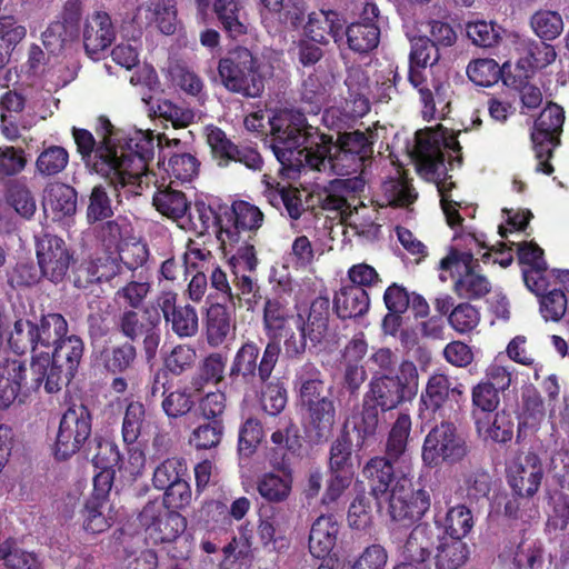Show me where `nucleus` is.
<instances>
[{
    "instance_id": "obj_1",
    "label": "nucleus",
    "mask_w": 569,
    "mask_h": 569,
    "mask_svg": "<svg viewBox=\"0 0 569 569\" xmlns=\"http://www.w3.org/2000/svg\"><path fill=\"white\" fill-rule=\"evenodd\" d=\"M270 124L273 153L288 168L306 166L319 172L346 176L360 170L373 153L372 132H347L333 142L331 137L307 124L302 114L291 111L274 116Z\"/></svg>"
},
{
    "instance_id": "obj_2",
    "label": "nucleus",
    "mask_w": 569,
    "mask_h": 569,
    "mask_svg": "<svg viewBox=\"0 0 569 569\" xmlns=\"http://www.w3.org/2000/svg\"><path fill=\"white\" fill-rule=\"evenodd\" d=\"M97 133L101 139L98 146L88 130L72 129L79 153L84 160L92 161L96 171L106 176L116 189L122 188L132 194L139 193L143 179L149 177L148 162L153 158L156 146L166 157L167 150L178 149L181 143L177 138L138 130L122 144V139L104 117L98 119Z\"/></svg>"
},
{
    "instance_id": "obj_3",
    "label": "nucleus",
    "mask_w": 569,
    "mask_h": 569,
    "mask_svg": "<svg viewBox=\"0 0 569 569\" xmlns=\"http://www.w3.org/2000/svg\"><path fill=\"white\" fill-rule=\"evenodd\" d=\"M460 150L461 147L456 136L439 126L436 129L428 128L418 131L411 153L418 172L425 179L436 183L443 214L451 228L460 226L462 222L459 213L461 200L452 193L455 182L446 177L445 153L450 158V166H452L455 160L460 162Z\"/></svg>"
},
{
    "instance_id": "obj_4",
    "label": "nucleus",
    "mask_w": 569,
    "mask_h": 569,
    "mask_svg": "<svg viewBox=\"0 0 569 569\" xmlns=\"http://www.w3.org/2000/svg\"><path fill=\"white\" fill-rule=\"evenodd\" d=\"M83 356V342L74 336H67L49 352L37 353L32 358L31 373L36 387L44 383L48 393L58 392L74 377Z\"/></svg>"
},
{
    "instance_id": "obj_5",
    "label": "nucleus",
    "mask_w": 569,
    "mask_h": 569,
    "mask_svg": "<svg viewBox=\"0 0 569 569\" xmlns=\"http://www.w3.org/2000/svg\"><path fill=\"white\" fill-rule=\"evenodd\" d=\"M419 389L417 366L410 360H403L398 366L395 376L383 373L375 376L365 398L367 405L372 402L382 411L391 410L407 400L416 397Z\"/></svg>"
},
{
    "instance_id": "obj_6",
    "label": "nucleus",
    "mask_w": 569,
    "mask_h": 569,
    "mask_svg": "<svg viewBox=\"0 0 569 569\" xmlns=\"http://www.w3.org/2000/svg\"><path fill=\"white\" fill-rule=\"evenodd\" d=\"M222 84L232 92L247 97H258L263 90V79L257 61L246 48H238L221 59L218 66Z\"/></svg>"
},
{
    "instance_id": "obj_7",
    "label": "nucleus",
    "mask_w": 569,
    "mask_h": 569,
    "mask_svg": "<svg viewBox=\"0 0 569 569\" xmlns=\"http://www.w3.org/2000/svg\"><path fill=\"white\" fill-rule=\"evenodd\" d=\"M469 453L466 437L451 422H441L432 428L425 438L422 461L428 467L441 463L461 462Z\"/></svg>"
},
{
    "instance_id": "obj_8",
    "label": "nucleus",
    "mask_w": 569,
    "mask_h": 569,
    "mask_svg": "<svg viewBox=\"0 0 569 569\" xmlns=\"http://www.w3.org/2000/svg\"><path fill=\"white\" fill-rule=\"evenodd\" d=\"M263 213L260 209L247 201H236L230 208L223 209L217 217L218 240L227 250L240 242L250 239L262 224Z\"/></svg>"
},
{
    "instance_id": "obj_9",
    "label": "nucleus",
    "mask_w": 569,
    "mask_h": 569,
    "mask_svg": "<svg viewBox=\"0 0 569 569\" xmlns=\"http://www.w3.org/2000/svg\"><path fill=\"white\" fill-rule=\"evenodd\" d=\"M323 388L320 372L315 368H310V371L300 377L299 400L308 410L310 423L319 436L330 432L336 421L333 402L327 397H321Z\"/></svg>"
},
{
    "instance_id": "obj_10",
    "label": "nucleus",
    "mask_w": 569,
    "mask_h": 569,
    "mask_svg": "<svg viewBox=\"0 0 569 569\" xmlns=\"http://www.w3.org/2000/svg\"><path fill=\"white\" fill-rule=\"evenodd\" d=\"M146 540L152 545L171 543L186 530L187 521L179 512L171 511L163 503H147L139 515Z\"/></svg>"
},
{
    "instance_id": "obj_11",
    "label": "nucleus",
    "mask_w": 569,
    "mask_h": 569,
    "mask_svg": "<svg viewBox=\"0 0 569 569\" xmlns=\"http://www.w3.org/2000/svg\"><path fill=\"white\" fill-rule=\"evenodd\" d=\"M563 121V109L556 103H549L536 120L531 138L538 160L537 172L545 174L553 172V167L548 161L552 156L553 148L559 142L558 136L562 129Z\"/></svg>"
},
{
    "instance_id": "obj_12",
    "label": "nucleus",
    "mask_w": 569,
    "mask_h": 569,
    "mask_svg": "<svg viewBox=\"0 0 569 569\" xmlns=\"http://www.w3.org/2000/svg\"><path fill=\"white\" fill-rule=\"evenodd\" d=\"M91 435V415L83 405H73L67 409L60 420L54 443V453L67 459L78 452Z\"/></svg>"
},
{
    "instance_id": "obj_13",
    "label": "nucleus",
    "mask_w": 569,
    "mask_h": 569,
    "mask_svg": "<svg viewBox=\"0 0 569 569\" xmlns=\"http://www.w3.org/2000/svg\"><path fill=\"white\" fill-rule=\"evenodd\" d=\"M281 348L278 341H269L263 350L260 362V348L253 341L244 342L236 352L231 367L230 376H241L249 381L258 373L261 381H266L278 361Z\"/></svg>"
},
{
    "instance_id": "obj_14",
    "label": "nucleus",
    "mask_w": 569,
    "mask_h": 569,
    "mask_svg": "<svg viewBox=\"0 0 569 569\" xmlns=\"http://www.w3.org/2000/svg\"><path fill=\"white\" fill-rule=\"evenodd\" d=\"M477 264L472 263V252H450L440 261L442 270H450L458 276L455 281V292L467 299L480 298L487 295L491 284L489 280L477 271Z\"/></svg>"
},
{
    "instance_id": "obj_15",
    "label": "nucleus",
    "mask_w": 569,
    "mask_h": 569,
    "mask_svg": "<svg viewBox=\"0 0 569 569\" xmlns=\"http://www.w3.org/2000/svg\"><path fill=\"white\" fill-rule=\"evenodd\" d=\"M429 508V493L413 490L409 479L401 478L391 487L388 511L393 521L409 525L421 519Z\"/></svg>"
},
{
    "instance_id": "obj_16",
    "label": "nucleus",
    "mask_w": 569,
    "mask_h": 569,
    "mask_svg": "<svg viewBox=\"0 0 569 569\" xmlns=\"http://www.w3.org/2000/svg\"><path fill=\"white\" fill-rule=\"evenodd\" d=\"M36 254L42 276L54 283L64 279L73 262L72 252L64 240L50 233L37 239Z\"/></svg>"
},
{
    "instance_id": "obj_17",
    "label": "nucleus",
    "mask_w": 569,
    "mask_h": 569,
    "mask_svg": "<svg viewBox=\"0 0 569 569\" xmlns=\"http://www.w3.org/2000/svg\"><path fill=\"white\" fill-rule=\"evenodd\" d=\"M542 467L537 455L528 452L516 458L508 468V481L515 493L532 497L542 479Z\"/></svg>"
},
{
    "instance_id": "obj_18",
    "label": "nucleus",
    "mask_w": 569,
    "mask_h": 569,
    "mask_svg": "<svg viewBox=\"0 0 569 569\" xmlns=\"http://www.w3.org/2000/svg\"><path fill=\"white\" fill-rule=\"evenodd\" d=\"M163 318L171 326L172 331L180 338L192 337L198 332L199 321L194 308L177 306V293L162 292L157 300Z\"/></svg>"
},
{
    "instance_id": "obj_19",
    "label": "nucleus",
    "mask_w": 569,
    "mask_h": 569,
    "mask_svg": "<svg viewBox=\"0 0 569 569\" xmlns=\"http://www.w3.org/2000/svg\"><path fill=\"white\" fill-rule=\"evenodd\" d=\"M42 206L48 218L68 222L77 212V192L68 184L50 183L43 191Z\"/></svg>"
},
{
    "instance_id": "obj_20",
    "label": "nucleus",
    "mask_w": 569,
    "mask_h": 569,
    "mask_svg": "<svg viewBox=\"0 0 569 569\" xmlns=\"http://www.w3.org/2000/svg\"><path fill=\"white\" fill-rule=\"evenodd\" d=\"M133 20L140 27L156 24L162 33L173 34L178 24L174 1H146L137 8Z\"/></svg>"
},
{
    "instance_id": "obj_21",
    "label": "nucleus",
    "mask_w": 569,
    "mask_h": 569,
    "mask_svg": "<svg viewBox=\"0 0 569 569\" xmlns=\"http://www.w3.org/2000/svg\"><path fill=\"white\" fill-rule=\"evenodd\" d=\"M463 393V386L452 381L441 372H435L427 381L425 390L420 396V416L427 417V412H436L442 408L449 396Z\"/></svg>"
},
{
    "instance_id": "obj_22",
    "label": "nucleus",
    "mask_w": 569,
    "mask_h": 569,
    "mask_svg": "<svg viewBox=\"0 0 569 569\" xmlns=\"http://www.w3.org/2000/svg\"><path fill=\"white\" fill-rule=\"evenodd\" d=\"M248 240H240L237 252L229 259L234 288L239 290L240 296H250L254 292L256 288V283L247 272L256 270L258 259L253 244H249Z\"/></svg>"
},
{
    "instance_id": "obj_23",
    "label": "nucleus",
    "mask_w": 569,
    "mask_h": 569,
    "mask_svg": "<svg viewBox=\"0 0 569 569\" xmlns=\"http://www.w3.org/2000/svg\"><path fill=\"white\" fill-rule=\"evenodd\" d=\"M302 313L290 315L288 308L278 300H268L263 311V326L270 341H278L282 332L303 327Z\"/></svg>"
},
{
    "instance_id": "obj_24",
    "label": "nucleus",
    "mask_w": 569,
    "mask_h": 569,
    "mask_svg": "<svg viewBox=\"0 0 569 569\" xmlns=\"http://www.w3.org/2000/svg\"><path fill=\"white\" fill-rule=\"evenodd\" d=\"M343 20L340 14L331 10H319L308 16L305 26V37L317 43H327L328 37H332L335 42L342 39L341 30Z\"/></svg>"
},
{
    "instance_id": "obj_25",
    "label": "nucleus",
    "mask_w": 569,
    "mask_h": 569,
    "mask_svg": "<svg viewBox=\"0 0 569 569\" xmlns=\"http://www.w3.org/2000/svg\"><path fill=\"white\" fill-rule=\"evenodd\" d=\"M506 42L525 59L531 69H542L556 60L557 53L551 44L546 42H531L518 34H507Z\"/></svg>"
},
{
    "instance_id": "obj_26",
    "label": "nucleus",
    "mask_w": 569,
    "mask_h": 569,
    "mask_svg": "<svg viewBox=\"0 0 569 569\" xmlns=\"http://www.w3.org/2000/svg\"><path fill=\"white\" fill-rule=\"evenodd\" d=\"M114 39V29L108 13L98 11L87 19L83 42L89 53L108 48Z\"/></svg>"
},
{
    "instance_id": "obj_27",
    "label": "nucleus",
    "mask_w": 569,
    "mask_h": 569,
    "mask_svg": "<svg viewBox=\"0 0 569 569\" xmlns=\"http://www.w3.org/2000/svg\"><path fill=\"white\" fill-rule=\"evenodd\" d=\"M339 525L331 516H320L312 525L309 550L316 558L327 557L336 546Z\"/></svg>"
},
{
    "instance_id": "obj_28",
    "label": "nucleus",
    "mask_w": 569,
    "mask_h": 569,
    "mask_svg": "<svg viewBox=\"0 0 569 569\" xmlns=\"http://www.w3.org/2000/svg\"><path fill=\"white\" fill-rule=\"evenodd\" d=\"M369 296L358 286L350 284L340 288L333 298V307L338 317L342 319L356 318L365 315L369 309Z\"/></svg>"
},
{
    "instance_id": "obj_29",
    "label": "nucleus",
    "mask_w": 569,
    "mask_h": 569,
    "mask_svg": "<svg viewBox=\"0 0 569 569\" xmlns=\"http://www.w3.org/2000/svg\"><path fill=\"white\" fill-rule=\"evenodd\" d=\"M293 477L288 468L263 473L258 480L257 489L260 496L269 502L286 501L292 490Z\"/></svg>"
},
{
    "instance_id": "obj_30",
    "label": "nucleus",
    "mask_w": 569,
    "mask_h": 569,
    "mask_svg": "<svg viewBox=\"0 0 569 569\" xmlns=\"http://www.w3.org/2000/svg\"><path fill=\"white\" fill-rule=\"evenodd\" d=\"M436 538V532L431 526L419 525L415 527L403 545V558L416 563L425 562L431 556Z\"/></svg>"
},
{
    "instance_id": "obj_31",
    "label": "nucleus",
    "mask_w": 569,
    "mask_h": 569,
    "mask_svg": "<svg viewBox=\"0 0 569 569\" xmlns=\"http://www.w3.org/2000/svg\"><path fill=\"white\" fill-rule=\"evenodd\" d=\"M476 427L479 436L485 440L507 442L512 438L513 422L506 411L491 412L485 416L476 413Z\"/></svg>"
},
{
    "instance_id": "obj_32",
    "label": "nucleus",
    "mask_w": 569,
    "mask_h": 569,
    "mask_svg": "<svg viewBox=\"0 0 569 569\" xmlns=\"http://www.w3.org/2000/svg\"><path fill=\"white\" fill-rule=\"evenodd\" d=\"M24 378L26 368L20 360L8 359L0 363V409L13 403Z\"/></svg>"
},
{
    "instance_id": "obj_33",
    "label": "nucleus",
    "mask_w": 569,
    "mask_h": 569,
    "mask_svg": "<svg viewBox=\"0 0 569 569\" xmlns=\"http://www.w3.org/2000/svg\"><path fill=\"white\" fill-rule=\"evenodd\" d=\"M152 203L162 216L183 227L180 221L186 218L190 203L182 191L173 189L172 183L163 189L159 188L152 198Z\"/></svg>"
},
{
    "instance_id": "obj_34",
    "label": "nucleus",
    "mask_w": 569,
    "mask_h": 569,
    "mask_svg": "<svg viewBox=\"0 0 569 569\" xmlns=\"http://www.w3.org/2000/svg\"><path fill=\"white\" fill-rule=\"evenodd\" d=\"M199 161L190 153H174L169 157L168 163L158 162V169L161 174V179L164 181L169 179V183L176 181L189 182L199 172Z\"/></svg>"
},
{
    "instance_id": "obj_35",
    "label": "nucleus",
    "mask_w": 569,
    "mask_h": 569,
    "mask_svg": "<svg viewBox=\"0 0 569 569\" xmlns=\"http://www.w3.org/2000/svg\"><path fill=\"white\" fill-rule=\"evenodd\" d=\"M213 9L224 30L232 38L240 37L247 32V17L240 0H216Z\"/></svg>"
},
{
    "instance_id": "obj_36",
    "label": "nucleus",
    "mask_w": 569,
    "mask_h": 569,
    "mask_svg": "<svg viewBox=\"0 0 569 569\" xmlns=\"http://www.w3.org/2000/svg\"><path fill=\"white\" fill-rule=\"evenodd\" d=\"M233 326L228 308L222 303H211L207 311V341L211 347L221 346L231 333Z\"/></svg>"
},
{
    "instance_id": "obj_37",
    "label": "nucleus",
    "mask_w": 569,
    "mask_h": 569,
    "mask_svg": "<svg viewBox=\"0 0 569 569\" xmlns=\"http://www.w3.org/2000/svg\"><path fill=\"white\" fill-rule=\"evenodd\" d=\"M289 519L284 512L277 511L260 520L258 536L263 546L273 549L286 547Z\"/></svg>"
},
{
    "instance_id": "obj_38",
    "label": "nucleus",
    "mask_w": 569,
    "mask_h": 569,
    "mask_svg": "<svg viewBox=\"0 0 569 569\" xmlns=\"http://www.w3.org/2000/svg\"><path fill=\"white\" fill-rule=\"evenodd\" d=\"M436 550V569H459L466 565L470 555L467 542L459 539L443 538Z\"/></svg>"
},
{
    "instance_id": "obj_39",
    "label": "nucleus",
    "mask_w": 569,
    "mask_h": 569,
    "mask_svg": "<svg viewBox=\"0 0 569 569\" xmlns=\"http://www.w3.org/2000/svg\"><path fill=\"white\" fill-rule=\"evenodd\" d=\"M114 521V512L109 500L88 499L83 511V528L90 533L108 530Z\"/></svg>"
},
{
    "instance_id": "obj_40",
    "label": "nucleus",
    "mask_w": 569,
    "mask_h": 569,
    "mask_svg": "<svg viewBox=\"0 0 569 569\" xmlns=\"http://www.w3.org/2000/svg\"><path fill=\"white\" fill-rule=\"evenodd\" d=\"M346 37L352 51L366 53L378 47L380 30L371 20L355 22L347 27Z\"/></svg>"
},
{
    "instance_id": "obj_41",
    "label": "nucleus",
    "mask_w": 569,
    "mask_h": 569,
    "mask_svg": "<svg viewBox=\"0 0 569 569\" xmlns=\"http://www.w3.org/2000/svg\"><path fill=\"white\" fill-rule=\"evenodd\" d=\"M411 418L400 413L393 422L386 443V456L393 461L405 460L411 432Z\"/></svg>"
},
{
    "instance_id": "obj_42",
    "label": "nucleus",
    "mask_w": 569,
    "mask_h": 569,
    "mask_svg": "<svg viewBox=\"0 0 569 569\" xmlns=\"http://www.w3.org/2000/svg\"><path fill=\"white\" fill-rule=\"evenodd\" d=\"M263 182L267 187L266 196L269 202L274 207L282 203L291 219H299L305 211L300 191L297 188L281 187L279 183L273 186L269 182L267 176H264Z\"/></svg>"
},
{
    "instance_id": "obj_43",
    "label": "nucleus",
    "mask_w": 569,
    "mask_h": 569,
    "mask_svg": "<svg viewBox=\"0 0 569 569\" xmlns=\"http://www.w3.org/2000/svg\"><path fill=\"white\" fill-rule=\"evenodd\" d=\"M439 523L451 539L462 540L471 532L475 526V518L468 507L457 505L448 509Z\"/></svg>"
},
{
    "instance_id": "obj_44",
    "label": "nucleus",
    "mask_w": 569,
    "mask_h": 569,
    "mask_svg": "<svg viewBox=\"0 0 569 569\" xmlns=\"http://www.w3.org/2000/svg\"><path fill=\"white\" fill-rule=\"evenodd\" d=\"M68 323L66 319L59 313H49L40 320L39 326H36V338L38 350L57 346L61 340L67 337Z\"/></svg>"
},
{
    "instance_id": "obj_45",
    "label": "nucleus",
    "mask_w": 569,
    "mask_h": 569,
    "mask_svg": "<svg viewBox=\"0 0 569 569\" xmlns=\"http://www.w3.org/2000/svg\"><path fill=\"white\" fill-rule=\"evenodd\" d=\"M329 321V300L323 297L316 298L305 317V330L308 332V339L312 342H320L327 331Z\"/></svg>"
},
{
    "instance_id": "obj_46",
    "label": "nucleus",
    "mask_w": 569,
    "mask_h": 569,
    "mask_svg": "<svg viewBox=\"0 0 569 569\" xmlns=\"http://www.w3.org/2000/svg\"><path fill=\"white\" fill-rule=\"evenodd\" d=\"M386 457L372 458L363 468V475L370 480L372 492L378 496L386 493L393 480V467L396 463Z\"/></svg>"
},
{
    "instance_id": "obj_47",
    "label": "nucleus",
    "mask_w": 569,
    "mask_h": 569,
    "mask_svg": "<svg viewBox=\"0 0 569 569\" xmlns=\"http://www.w3.org/2000/svg\"><path fill=\"white\" fill-rule=\"evenodd\" d=\"M346 84L355 94V108H349L347 113L353 118L362 117L369 111L368 98L366 96L367 92L371 91V86L366 71L360 68L350 69L346 79Z\"/></svg>"
},
{
    "instance_id": "obj_48",
    "label": "nucleus",
    "mask_w": 569,
    "mask_h": 569,
    "mask_svg": "<svg viewBox=\"0 0 569 569\" xmlns=\"http://www.w3.org/2000/svg\"><path fill=\"white\" fill-rule=\"evenodd\" d=\"M509 67V62L500 67L493 59H477L468 64L467 74L475 84L490 87L498 82Z\"/></svg>"
},
{
    "instance_id": "obj_49",
    "label": "nucleus",
    "mask_w": 569,
    "mask_h": 569,
    "mask_svg": "<svg viewBox=\"0 0 569 569\" xmlns=\"http://www.w3.org/2000/svg\"><path fill=\"white\" fill-rule=\"evenodd\" d=\"M188 473L187 461L180 457H170L159 463L152 476L153 487L166 490L177 481L186 478Z\"/></svg>"
},
{
    "instance_id": "obj_50",
    "label": "nucleus",
    "mask_w": 569,
    "mask_h": 569,
    "mask_svg": "<svg viewBox=\"0 0 569 569\" xmlns=\"http://www.w3.org/2000/svg\"><path fill=\"white\" fill-rule=\"evenodd\" d=\"M546 561L545 546L539 540L523 539L517 546L512 563L517 569H542Z\"/></svg>"
},
{
    "instance_id": "obj_51",
    "label": "nucleus",
    "mask_w": 569,
    "mask_h": 569,
    "mask_svg": "<svg viewBox=\"0 0 569 569\" xmlns=\"http://www.w3.org/2000/svg\"><path fill=\"white\" fill-rule=\"evenodd\" d=\"M36 325L28 319L19 318L14 321L13 328L9 333V346L16 353L33 352V357L41 351H38L36 338Z\"/></svg>"
},
{
    "instance_id": "obj_52",
    "label": "nucleus",
    "mask_w": 569,
    "mask_h": 569,
    "mask_svg": "<svg viewBox=\"0 0 569 569\" xmlns=\"http://www.w3.org/2000/svg\"><path fill=\"white\" fill-rule=\"evenodd\" d=\"M490 491V477L481 470L463 471L458 479V492L470 501L486 497Z\"/></svg>"
},
{
    "instance_id": "obj_53",
    "label": "nucleus",
    "mask_w": 569,
    "mask_h": 569,
    "mask_svg": "<svg viewBox=\"0 0 569 569\" xmlns=\"http://www.w3.org/2000/svg\"><path fill=\"white\" fill-rule=\"evenodd\" d=\"M149 423L144 406L138 401L130 402L126 408L122 422L124 442L134 443Z\"/></svg>"
},
{
    "instance_id": "obj_54",
    "label": "nucleus",
    "mask_w": 569,
    "mask_h": 569,
    "mask_svg": "<svg viewBox=\"0 0 569 569\" xmlns=\"http://www.w3.org/2000/svg\"><path fill=\"white\" fill-rule=\"evenodd\" d=\"M382 192L385 204L388 206L406 207L412 203L417 198V194L399 170H397L396 178L383 182Z\"/></svg>"
},
{
    "instance_id": "obj_55",
    "label": "nucleus",
    "mask_w": 569,
    "mask_h": 569,
    "mask_svg": "<svg viewBox=\"0 0 569 569\" xmlns=\"http://www.w3.org/2000/svg\"><path fill=\"white\" fill-rule=\"evenodd\" d=\"M68 162L69 153L63 147L48 146L38 156L36 168L41 176L50 177L63 171Z\"/></svg>"
},
{
    "instance_id": "obj_56",
    "label": "nucleus",
    "mask_w": 569,
    "mask_h": 569,
    "mask_svg": "<svg viewBox=\"0 0 569 569\" xmlns=\"http://www.w3.org/2000/svg\"><path fill=\"white\" fill-rule=\"evenodd\" d=\"M410 79L415 83V68H426L438 61L439 54L437 47L425 36L410 38Z\"/></svg>"
},
{
    "instance_id": "obj_57",
    "label": "nucleus",
    "mask_w": 569,
    "mask_h": 569,
    "mask_svg": "<svg viewBox=\"0 0 569 569\" xmlns=\"http://www.w3.org/2000/svg\"><path fill=\"white\" fill-rule=\"evenodd\" d=\"M468 38L478 47L490 48L497 44L505 30L493 21L478 20L467 24Z\"/></svg>"
},
{
    "instance_id": "obj_58",
    "label": "nucleus",
    "mask_w": 569,
    "mask_h": 569,
    "mask_svg": "<svg viewBox=\"0 0 569 569\" xmlns=\"http://www.w3.org/2000/svg\"><path fill=\"white\" fill-rule=\"evenodd\" d=\"M472 416L476 419V413L485 416L498 408L500 398L496 386L491 382H479L472 388Z\"/></svg>"
},
{
    "instance_id": "obj_59",
    "label": "nucleus",
    "mask_w": 569,
    "mask_h": 569,
    "mask_svg": "<svg viewBox=\"0 0 569 569\" xmlns=\"http://www.w3.org/2000/svg\"><path fill=\"white\" fill-rule=\"evenodd\" d=\"M335 77L322 70H317L303 82V98L310 102H320L331 92Z\"/></svg>"
},
{
    "instance_id": "obj_60",
    "label": "nucleus",
    "mask_w": 569,
    "mask_h": 569,
    "mask_svg": "<svg viewBox=\"0 0 569 569\" xmlns=\"http://www.w3.org/2000/svg\"><path fill=\"white\" fill-rule=\"evenodd\" d=\"M531 28L539 38L553 40L562 32L563 21L558 12L538 11L531 18Z\"/></svg>"
},
{
    "instance_id": "obj_61",
    "label": "nucleus",
    "mask_w": 569,
    "mask_h": 569,
    "mask_svg": "<svg viewBox=\"0 0 569 569\" xmlns=\"http://www.w3.org/2000/svg\"><path fill=\"white\" fill-rule=\"evenodd\" d=\"M26 34V28L19 24L13 16L0 13V49L9 51L10 58L13 49L24 39Z\"/></svg>"
},
{
    "instance_id": "obj_62",
    "label": "nucleus",
    "mask_w": 569,
    "mask_h": 569,
    "mask_svg": "<svg viewBox=\"0 0 569 569\" xmlns=\"http://www.w3.org/2000/svg\"><path fill=\"white\" fill-rule=\"evenodd\" d=\"M223 428L220 421L213 420L197 427L189 439L191 446L196 449H211L219 445Z\"/></svg>"
},
{
    "instance_id": "obj_63",
    "label": "nucleus",
    "mask_w": 569,
    "mask_h": 569,
    "mask_svg": "<svg viewBox=\"0 0 569 569\" xmlns=\"http://www.w3.org/2000/svg\"><path fill=\"white\" fill-rule=\"evenodd\" d=\"M479 321L480 313L470 303L458 305L449 315L450 326L459 333L472 331Z\"/></svg>"
},
{
    "instance_id": "obj_64",
    "label": "nucleus",
    "mask_w": 569,
    "mask_h": 569,
    "mask_svg": "<svg viewBox=\"0 0 569 569\" xmlns=\"http://www.w3.org/2000/svg\"><path fill=\"white\" fill-rule=\"evenodd\" d=\"M0 561L8 569H39V561L36 555L20 549H12L8 542L0 546Z\"/></svg>"
}]
</instances>
